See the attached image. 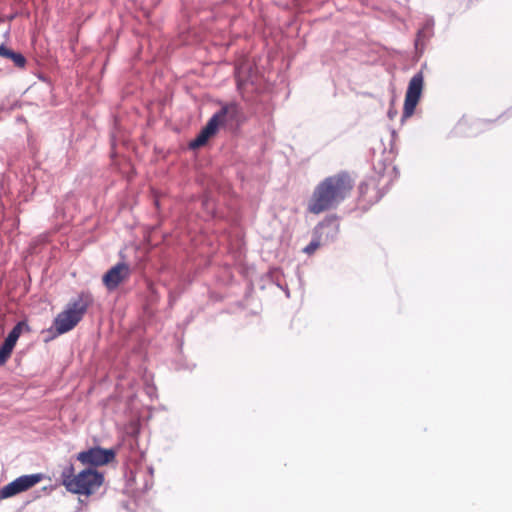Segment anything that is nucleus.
<instances>
[{
  "label": "nucleus",
  "mask_w": 512,
  "mask_h": 512,
  "mask_svg": "<svg viewBox=\"0 0 512 512\" xmlns=\"http://www.w3.org/2000/svg\"><path fill=\"white\" fill-rule=\"evenodd\" d=\"M284 292H285V294H286V296H287V297H289V296H290L289 290H288L287 288H285V289H284Z\"/></svg>",
  "instance_id": "17"
},
{
  "label": "nucleus",
  "mask_w": 512,
  "mask_h": 512,
  "mask_svg": "<svg viewBox=\"0 0 512 512\" xmlns=\"http://www.w3.org/2000/svg\"><path fill=\"white\" fill-rule=\"evenodd\" d=\"M7 47L4 44H0V56L4 57L7 52Z\"/></svg>",
  "instance_id": "16"
},
{
  "label": "nucleus",
  "mask_w": 512,
  "mask_h": 512,
  "mask_svg": "<svg viewBox=\"0 0 512 512\" xmlns=\"http://www.w3.org/2000/svg\"><path fill=\"white\" fill-rule=\"evenodd\" d=\"M424 85V75L422 71L417 72L410 79L405 94L402 118H409L413 115L415 108L420 100Z\"/></svg>",
  "instance_id": "4"
},
{
  "label": "nucleus",
  "mask_w": 512,
  "mask_h": 512,
  "mask_svg": "<svg viewBox=\"0 0 512 512\" xmlns=\"http://www.w3.org/2000/svg\"><path fill=\"white\" fill-rule=\"evenodd\" d=\"M62 484L66 487L69 481L76 479L75 469L72 463L67 464L61 472Z\"/></svg>",
  "instance_id": "14"
},
{
  "label": "nucleus",
  "mask_w": 512,
  "mask_h": 512,
  "mask_svg": "<svg viewBox=\"0 0 512 512\" xmlns=\"http://www.w3.org/2000/svg\"><path fill=\"white\" fill-rule=\"evenodd\" d=\"M352 188L353 184L347 173L325 178L315 187L308 203V211L320 214L336 208L348 196Z\"/></svg>",
  "instance_id": "1"
},
{
  "label": "nucleus",
  "mask_w": 512,
  "mask_h": 512,
  "mask_svg": "<svg viewBox=\"0 0 512 512\" xmlns=\"http://www.w3.org/2000/svg\"><path fill=\"white\" fill-rule=\"evenodd\" d=\"M394 114H395V112H392V111H389V112H388V116H389L390 118H392Z\"/></svg>",
  "instance_id": "18"
},
{
  "label": "nucleus",
  "mask_w": 512,
  "mask_h": 512,
  "mask_svg": "<svg viewBox=\"0 0 512 512\" xmlns=\"http://www.w3.org/2000/svg\"><path fill=\"white\" fill-rule=\"evenodd\" d=\"M324 244L320 242L318 238L313 235V239L311 242L304 248V252L307 254L313 253L318 247L323 246Z\"/></svg>",
  "instance_id": "15"
},
{
  "label": "nucleus",
  "mask_w": 512,
  "mask_h": 512,
  "mask_svg": "<svg viewBox=\"0 0 512 512\" xmlns=\"http://www.w3.org/2000/svg\"><path fill=\"white\" fill-rule=\"evenodd\" d=\"M93 297L90 292L83 291L81 292L77 298L71 300L67 306L66 311H69L73 314L78 320L81 321L84 314L86 313L88 307L92 304Z\"/></svg>",
  "instance_id": "10"
},
{
  "label": "nucleus",
  "mask_w": 512,
  "mask_h": 512,
  "mask_svg": "<svg viewBox=\"0 0 512 512\" xmlns=\"http://www.w3.org/2000/svg\"><path fill=\"white\" fill-rule=\"evenodd\" d=\"M23 330H29V326L26 322L19 321L5 338L3 344L0 347V366L5 364L7 359L10 357Z\"/></svg>",
  "instance_id": "8"
},
{
  "label": "nucleus",
  "mask_w": 512,
  "mask_h": 512,
  "mask_svg": "<svg viewBox=\"0 0 512 512\" xmlns=\"http://www.w3.org/2000/svg\"><path fill=\"white\" fill-rule=\"evenodd\" d=\"M43 479L40 473L22 475L0 489V500L13 497L24 492Z\"/></svg>",
  "instance_id": "5"
},
{
  "label": "nucleus",
  "mask_w": 512,
  "mask_h": 512,
  "mask_svg": "<svg viewBox=\"0 0 512 512\" xmlns=\"http://www.w3.org/2000/svg\"><path fill=\"white\" fill-rule=\"evenodd\" d=\"M339 229L340 225L337 216L331 215L317 224L314 228L313 234L324 245H328L337 239Z\"/></svg>",
  "instance_id": "7"
},
{
  "label": "nucleus",
  "mask_w": 512,
  "mask_h": 512,
  "mask_svg": "<svg viewBox=\"0 0 512 512\" xmlns=\"http://www.w3.org/2000/svg\"><path fill=\"white\" fill-rule=\"evenodd\" d=\"M238 106L235 103L225 104L218 110L202 128L197 137L189 144L191 149L204 146L208 139L213 136L221 125L231 122L237 118Z\"/></svg>",
  "instance_id": "2"
},
{
  "label": "nucleus",
  "mask_w": 512,
  "mask_h": 512,
  "mask_svg": "<svg viewBox=\"0 0 512 512\" xmlns=\"http://www.w3.org/2000/svg\"><path fill=\"white\" fill-rule=\"evenodd\" d=\"M434 19L428 18L423 27L417 33L416 45L429 39L433 35Z\"/></svg>",
  "instance_id": "12"
},
{
  "label": "nucleus",
  "mask_w": 512,
  "mask_h": 512,
  "mask_svg": "<svg viewBox=\"0 0 512 512\" xmlns=\"http://www.w3.org/2000/svg\"><path fill=\"white\" fill-rule=\"evenodd\" d=\"M129 276V266L123 262L117 263L103 275V283L108 290H114Z\"/></svg>",
  "instance_id": "9"
},
{
  "label": "nucleus",
  "mask_w": 512,
  "mask_h": 512,
  "mask_svg": "<svg viewBox=\"0 0 512 512\" xmlns=\"http://www.w3.org/2000/svg\"><path fill=\"white\" fill-rule=\"evenodd\" d=\"M4 58L11 59L14 65L18 68H24L26 66V58L21 53L15 52L11 49H7Z\"/></svg>",
  "instance_id": "13"
},
{
  "label": "nucleus",
  "mask_w": 512,
  "mask_h": 512,
  "mask_svg": "<svg viewBox=\"0 0 512 512\" xmlns=\"http://www.w3.org/2000/svg\"><path fill=\"white\" fill-rule=\"evenodd\" d=\"M79 322L73 314L64 310L55 317L53 326L57 334L61 335L72 330Z\"/></svg>",
  "instance_id": "11"
},
{
  "label": "nucleus",
  "mask_w": 512,
  "mask_h": 512,
  "mask_svg": "<svg viewBox=\"0 0 512 512\" xmlns=\"http://www.w3.org/2000/svg\"><path fill=\"white\" fill-rule=\"evenodd\" d=\"M115 458L113 449H104L101 447H93L85 451H81L77 455V460L82 464L91 466H101L111 462Z\"/></svg>",
  "instance_id": "6"
},
{
  "label": "nucleus",
  "mask_w": 512,
  "mask_h": 512,
  "mask_svg": "<svg viewBox=\"0 0 512 512\" xmlns=\"http://www.w3.org/2000/svg\"><path fill=\"white\" fill-rule=\"evenodd\" d=\"M103 474L87 468L76 475V479L66 484V489L74 494L90 495L95 493L103 484Z\"/></svg>",
  "instance_id": "3"
}]
</instances>
